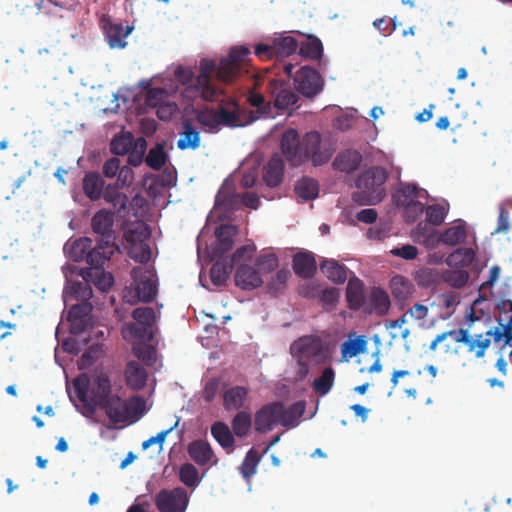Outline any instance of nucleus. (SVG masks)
<instances>
[{
	"instance_id": "obj_46",
	"label": "nucleus",
	"mask_w": 512,
	"mask_h": 512,
	"mask_svg": "<svg viewBox=\"0 0 512 512\" xmlns=\"http://www.w3.org/2000/svg\"><path fill=\"white\" fill-rule=\"evenodd\" d=\"M276 57H288L298 48L297 40L292 36H280L273 40Z\"/></svg>"
},
{
	"instance_id": "obj_18",
	"label": "nucleus",
	"mask_w": 512,
	"mask_h": 512,
	"mask_svg": "<svg viewBox=\"0 0 512 512\" xmlns=\"http://www.w3.org/2000/svg\"><path fill=\"white\" fill-rule=\"evenodd\" d=\"M238 229L235 225H221L215 230L216 244L213 248L214 256H222L230 251L234 245V237Z\"/></svg>"
},
{
	"instance_id": "obj_56",
	"label": "nucleus",
	"mask_w": 512,
	"mask_h": 512,
	"mask_svg": "<svg viewBox=\"0 0 512 512\" xmlns=\"http://www.w3.org/2000/svg\"><path fill=\"white\" fill-rule=\"evenodd\" d=\"M151 255L152 252L150 246L146 243H143L142 241H140L138 244H135L130 250L131 258L143 264L150 261Z\"/></svg>"
},
{
	"instance_id": "obj_30",
	"label": "nucleus",
	"mask_w": 512,
	"mask_h": 512,
	"mask_svg": "<svg viewBox=\"0 0 512 512\" xmlns=\"http://www.w3.org/2000/svg\"><path fill=\"white\" fill-rule=\"evenodd\" d=\"M390 290L392 296L398 302L407 301L415 291L413 283L402 275L392 277L390 280Z\"/></svg>"
},
{
	"instance_id": "obj_13",
	"label": "nucleus",
	"mask_w": 512,
	"mask_h": 512,
	"mask_svg": "<svg viewBox=\"0 0 512 512\" xmlns=\"http://www.w3.org/2000/svg\"><path fill=\"white\" fill-rule=\"evenodd\" d=\"M115 214L107 209H100L91 219V227L94 233L101 236L102 242L108 247L115 243L116 236L113 230Z\"/></svg>"
},
{
	"instance_id": "obj_28",
	"label": "nucleus",
	"mask_w": 512,
	"mask_h": 512,
	"mask_svg": "<svg viewBox=\"0 0 512 512\" xmlns=\"http://www.w3.org/2000/svg\"><path fill=\"white\" fill-rule=\"evenodd\" d=\"M362 162V155L354 149L341 152L333 161L334 169L340 172H352L358 169Z\"/></svg>"
},
{
	"instance_id": "obj_52",
	"label": "nucleus",
	"mask_w": 512,
	"mask_h": 512,
	"mask_svg": "<svg viewBox=\"0 0 512 512\" xmlns=\"http://www.w3.org/2000/svg\"><path fill=\"white\" fill-rule=\"evenodd\" d=\"M415 281L420 287L429 288L440 281V276L436 269L425 267L416 272Z\"/></svg>"
},
{
	"instance_id": "obj_49",
	"label": "nucleus",
	"mask_w": 512,
	"mask_h": 512,
	"mask_svg": "<svg viewBox=\"0 0 512 512\" xmlns=\"http://www.w3.org/2000/svg\"><path fill=\"white\" fill-rule=\"evenodd\" d=\"M299 53L303 57L317 60L321 58L323 53L322 43L316 37H309L306 41L301 43Z\"/></svg>"
},
{
	"instance_id": "obj_60",
	"label": "nucleus",
	"mask_w": 512,
	"mask_h": 512,
	"mask_svg": "<svg viewBox=\"0 0 512 512\" xmlns=\"http://www.w3.org/2000/svg\"><path fill=\"white\" fill-rule=\"evenodd\" d=\"M495 343L501 340L505 341V345H512V316L505 325L494 328Z\"/></svg>"
},
{
	"instance_id": "obj_36",
	"label": "nucleus",
	"mask_w": 512,
	"mask_h": 512,
	"mask_svg": "<svg viewBox=\"0 0 512 512\" xmlns=\"http://www.w3.org/2000/svg\"><path fill=\"white\" fill-rule=\"evenodd\" d=\"M321 272L332 282L343 284L347 280V269L334 259H326L320 264Z\"/></svg>"
},
{
	"instance_id": "obj_53",
	"label": "nucleus",
	"mask_w": 512,
	"mask_h": 512,
	"mask_svg": "<svg viewBox=\"0 0 512 512\" xmlns=\"http://www.w3.org/2000/svg\"><path fill=\"white\" fill-rule=\"evenodd\" d=\"M469 273L466 270H448L442 275V279L454 288L464 287L469 280Z\"/></svg>"
},
{
	"instance_id": "obj_32",
	"label": "nucleus",
	"mask_w": 512,
	"mask_h": 512,
	"mask_svg": "<svg viewBox=\"0 0 512 512\" xmlns=\"http://www.w3.org/2000/svg\"><path fill=\"white\" fill-rule=\"evenodd\" d=\"M346 298L350 309H360L365 302L363 282L357 277L350 278L346 287Z\"/></svg>"
},
{
	"instance_id": "obj_3",
	"label": "nucleus",
	"mask_w": 512,
	"mask_h": 512,
	"mask_svg": "<svg viewBox=\"0 0 512 512\" xmlns=\"http://www.w3.org/2000/svg\"><path fill=\"white\" fill-rule=\"evenodd\" d=\"M77 398L89 413L96 412L101 403L115 393L109 376L106 373H95L91 377L80 374L73 381Z\"/></svg>"
},
{
	"instance_id": "obj_24",
	"label": "nucleus",
	"mask_w": 512,
	"mask_h": 512,
	"mask_svg": "<svg viewBox=\"0 0 512 512\" xmlns=\"http://www.w3.org/2000/svg\"><path fill=\"white\" fill-rule=\"evenodd\" d=\"M103 29L111 48H123L126 45L125 38L130 33V29L126 30L122 24L114 23L110 20L103 21Z\"/></svg>"
},
{
	"instance_id": "obj_22",
	"label": "nucleus",
	"mask_w": 512,
	"mask_h": 512,
	"mask_svg": "<svg viewBox=\"0 0 512 512\" xmlns=\"http://www.w3.org/2000/svg\"><path fill=\"white\" fill-rule=\"evenodd\" d=\"M215 110L220 127H238L241 125L239 106L235 100L230 99L226 103L222 102Z\"/></svg>"
},
{
	"instance_id": "obj_15",
	"label": "nucleus",
	"mask_w": 512,
	"mask_h": 512,
	"mask_svg": "<svg viewBox=\"0 0 512 512\" xmlns=\"http://www.w3.org/2000/svg\"><path fill=\"white\" fill-rule=\"evenodd\" d=\"M269 90L274 97V105L277 109H287L298 100L297 95L291 88L286 87L285 83L281 80H271L269 82Z\"/></svg>"
},
{
	"instance_id": "obj_55",
	"label": "nucleus",
	"mask_w": 512,
	"mask_h": 512,
	"mask_svg": "<svg viewBox=\"0 0 512 512\" xmlns=\"http://www.w3.org/2000/svg\"><path fill=\"white\" fill-rule=\"evenodd\" d=\"M133 145V139L129 135L114 137L110 144V150L115 155L127 154Z\"/></svg>"
},
{
	"instance_id": "obj_45",
	"label": "nucleus",
	"mask_w": 512,
	"mask_h": 512,
	"mask_svg": "<svg viewBox=\"0 0 512 512\" xmlns=\"http://www.w3.org/2000/svg\"><path fill=\"white\" fill-rule=\"evenodd\" d=\"M429 223H419L413 231V238L416 242L426 246H434L438 242V236Z\"/></svg>"
},
{
	"instance_id": "obj_61",
	"label": "nucleus",
	"mask_w": 512,
	"mask_h": 512,
	"mask_svg": "<svg viewBox=\"0 0 512 512\" xmlns=\"http://www.w3.org/2000/svg\"><path fill=\"white\" fill-rule=\"evenodd\" d=\"M91 282L84 281L83 283L77 282L72 286L73 294L83 302H88L93 296V291L90 286Z\"/></svg>"
},
{
	"instance_id": "obj_51",
	"label": "nucleus",
	"mask_w": 512,
	"mask_h": 512,
	"mask_svg": "<svg viewBox=\"0 0 512 512\" xmlns=\"http://www.w3.org/2000/svg\"><path fill=\"white\" fill-rule=\"evenodd\" d=\"M167 160V153L165 152L163 144H157L155 147L151 148L146 156L145 162L146 164L154 169H161Z\"/></svg>"
},
{
	"instance_id": "obj_4",
	"label": "nucleus",
	"mask_w": 512,
	"mask_h": 512,
	"mask_svg": "<svg viewBox=\"0 0 512 512\" xmlns=\"http://www.w3.org/2000/svg\"><path fill=\"white\" fill-rule=\"evenodd\" d=\"M388 172L380 166H373L364 171L356 180L358 191L352 194L354 202L360 205H376L386 196L384 184Z\"/></svg>"
},
{
	"instance_id": "obj_35",
	"label": "nucleus",
	"mask_w": 512,
	"mask_h": 512,
	"mask_svg": "<svg viewBox=\"0 0 512 512\" xmlns=\"http://www.w3.org/2000/svg\"><path fill=\"white\" fill-rule=\"evenodd\" d=\"M233 261L224 257L215 261L210 270V279L216 286L223 285L229 278L234 267Z\"/></svg>"
},
{
	"instance_id": "obj_9",
	"label": "nucleus",
	"mask_w": 512,
	"mask_h": 512,
	"mask_svg": "<svg viewBox=\"0 0 512 512\" xmlns=\"http://www.w3.org/2000/svg\"><path fill=\"white\" fill-rule=\"evenodd\" d=\"M249 53V49L245 46L232 48L228 57L221 59L218 65L216 64L217 81L232 82L240 74Z\"/></svg>"
},
{
	"instance_id": "obj_16",
	"label": "nucleus",
	"mask_w": 512,
	"mask_h": 512,
	"mask_svg": "<svg viewBox=\"0 0 512 512\" xmlns=\"http://www.w3.org/2000/svg\"><path fill=\"white\" fill-rule=\"evenodd\" d=\"M80 276L86 282H91L102 292L108 291L114 284V277L111 273L106 272L104 267H87L80 271Z\"/></svg>"
},
{
	"instance_id": "obj_48",
	"label": "nucleus",
	"mask_w": 512,
	"mask_h": 512,
	"mask_svg": "<svg viewBox=\"0 0 512 512\" xmlns=\"http://www.w3.org/2000/svg\"><path fill=\"white\" fill-rule=\"evenodd\" d=\"M252 417L247 411H239L232 419L231 426L234 434L238 437H245L250 431Z\"/></svg>"
},
{
	"instance_id": "obj_47",
	"label": "nucleus",
	"mask_w": 512,
	"mask_h": 512,
	"mask_svg": "<svg viewBox=\"0 0 512 512\" xmlns=\"http://www.w3.org/2000/svg\"><path fill=\"white\" fill-rule=\"evenodd\" d=\"M261 456L254 449L251 448L240 466V473L246 480H250L253 475L257 472V467L260 462Z\"/></svg>"
},
{
	"instance_id": "obj_62",
	"label": "nucleus",
	"mask_w": 512,
	"mask_h": 512,
	"mask_svg": "<svg viewBox=\"0 0 512 512\" xmlns=\"http://www.w3.org/2000/svg\"><path fill=\"white\" fill-rule=\"evenodd\" d=\"M165 91L162 88H151L145 95V105L156 108L164 102Z\"/></svg>"
},
{
	"instance_id": "obj_59",
	"label": "nucleus",
	"mask_w": 512,
	"mask_h": 512,
	"mask_svg": "<svg viewBox=\"0 0 512 512\" xmlns=\"http://www.w3.org/2000/svg\"><path fill=\"white\" fill-rule=\"evenodd\" d=\"M216 204L226 209H237L240 202V194L219 192L216 196Z\"/></svg>"
},
{
	"instance_id": "obj_31",
	"label": "nucleus",
	"mask_w": 512,
	"mask_h": 512,
	"mask_svg": "<svg viewBox=\"0 0 512 512\" xmlns=\"http://www.w3.org/2000/svg\"><path fill=\"white\" fill-rule=\"evenodd\" d=\"M115 247V243L108 247L100 240L95 247H90L86 263L89 267H104V264L109 261L111 255L114 253Z\"/></svg>"
},
{
	"instance_id": "obj_38",
	"label": "nucleus",
	"mask_w": 512,
	"mask_h": 512,
	"mask_svg": "<svg viewBox=\"0 0 512 512\" xmlns=\"http://www.w3.org/2000/svg\"><path fill=\"white\" fill-rule=\"evenodd\" d=\"M467 237V230L465 227V223L461 221L460 223L453 225L438 236V242H442L449 246H455L461 244L465 241Z\"/></svg>"
},
{
	"instance_id": "obj_1",
	"label": "nucleus",
	"mask_w": 512,
	"mask_h": 512,
	"mask_svg": "<svg viewBox=\"0 0 512 512\" xmlns=\"http://www.w3.org/2000/svg\"><path fill=\"white\" fill-rule=\"evenodd\" d=\"M281 152L292 167H299L310 161L313 166H322L332 157V150L322 146L319 132H307L302 138L297 130L287 129L280 139Z\"/></svg>"
},
{
	"instance_id": "obj_54",
	"label": "nucleus",
	"mask_w": 512,
	"mask_h": 512,
	"mask_svg": "<svg viewBox=\"0 0 512 512\" xmlns=\"http://www.w3.org/2000/svg\"><path fill=\"white\" fill-rule=\"evenodd\" d=\"M425 213L427 222L431 225L438 226L444 222L447 209L440 204H433L426 208Z\"/></svg>"
},
{
	"instance_id": "obj_17",
	"label": "nucleus",
	"mask_w": 512,
	"mask_h": 512,
	"mask_svg": "<svg viewBox=\"0 0 512 512\" xmlns=\"http://www.w3.org/2000/svg\"><path fill=\"white\" fill-rule=\"evenodd\" d=\"M263 280L258 269L243 264L240 265L235 273V284L243 290H253L260 287Z\"/></svg>"
},
{
	"instance_id": "obj_43",
	"label": "nucleus",
	"mask_w": 512,
	"mask_h": 512,
	"mask_svg": "<svg viewBox=\"0 0 512 512\" xmlns=\"http://www.w3.org/2000/svg\"><path fill=\"white\" fill-rule=\"evenodd\" d=\"M335 381V371L332 367H327L322 374L313 381L312 388L319 395H326L330 392Z\"/></svg>"
},
{
	"instance_id": "obj_29",
	"label": "nucleus",
	"mask_w": 512,
	"mask_h": 512,
	"mask_svg": "<svg viewBox=\"0 0 512 512\" xmlns=\"http://www.w3.org/2000/svg\"><path fill=\"white\" fill-rule=\"evenodd\" d=\"M200 132L194 127L190 120L183 122V131L179 135L177 147L184 151L187 149L196 150L200 147Z\"/></svg>"
},
{
	"instance_id": "obj_14",
	"label": "nucleus",
	"mask_w": 512,
	"mask_h": 512,
	"mask_svg": "<svg viewBox=\"0 0 512 512\" xmlns=\"http://www.w3.org/2000/svg\"><path fill=\"white\" fill-rule=\"evenodd\" d=\"M132 317L136 320L134 328L135 336L148 341L153 338V326L157 321V315L151 307H138L133 310Z\"/></svg>"
},
{
	"instance_id": "obj_20",
	"label": "nucleus",
	"mask_w": 512,
	"mask_h": 512,
	"mask_svg": "<svg viewBox=\"0 0 512 512\" xmlns=\"http://www.w3.org/2000/svg\"><path fill=\"white\" fill-rule=\"evenodd\" d=\"M293 270L301 278H312L317 271V264L313 253L298 252L293 256Z\"/></svg>"
},
{
	"instance_id": "obj_8",
	"label": "nucleus",
	"mask_w": 512,
	"mask_h": 512,
	"mask_svg": "<svg viewBox=\"0 0 512 512\" xmlns=\"http://www.w3.org/2000/svg\"><path fill=\"white\" fill-rule=\"evenodd\" d=\"M294 65L291 63L284 65V72L293 77L296 90L307 98H312L319 94L324 86V80L316 69L308 66L301 67L293 75Z\"/></svg>"
},
{
	"instance_id": "obj_26",
	"label": "nucleus",
	"mask_w": 512,
	"mask_h": 512,
	"mask_svg": "<svg viewBox=\"0 0 512 512\" xmlns=\"http://www.w3.org/2000/svg\"><path fill=\"white\" fill-rule=\"evenodd\" d=\"M248 388L244 386H233L223 394V407L226 411H238L247 400Z\"/></svg>"
},
{
	"instance_id": "obj_63",
	"label": "nucleus",
	"mask_w": 512,
	"mask_h": 512,
	"mask_svg": "<svg viewBox=\"0 0 512 512\" xmlns=\"http://www.w3.org/2000/svg\"><path fill=\"white\" fill-rule=\"evenodd\" d=\"M177 110L178 107L175 103L164 101L156 107V115L162 121H169Z\"/></svg>"
},
{
	"instance_id": "obj_34",
	"label": "nucleus",
	"mask_w": 512,
	"mask_h": 512,
	"mask_svg": "<svg viewBox=\"0 0 512 512\" xmlns=\"http://www.w3.org/2000/svg\"><path fill=\"white\" fill-rule=\"evenodd\" d=\"M306 409L304 401H297L288 408L282 403V411L280 413L281 425L286 428L297 426L298 420L303 416Z\"/></svg>"
},
{
	"instance_id": "obj_23",
	"label": "nucleus",
	"mask_w": 512,
	"mask_h": 512,
	"mask_svg": "<svg viewBox=\"0 0 512 512\" xmlns=\"http://www.w3.org/2000/svg\"><path fill=\"white\" fill-rule=\"evenodd\" d=\"M284 163L280 155L274 154L264 167L263 180L267 186L278 187L283 180Z\"/></svg>"
},
{
	"instance_id": "obj_12",
	"label": "nucleus",
	"mask_w": 512,
	"mask_h": 512,
	"mask_svg": "<svg viewBox=\"0 0 512 512\" xmlns=\"http://www.w3.org/2000/svg\"><path fill=\"white\" fill-rule=\"evenodd\" d=\"M281 401H274L263 405L254 414V429L264 434L272 431L277 425H281L280 413Z\"/></svg>"
},
{
	"instance_id": "obj_5",
	"label": "nucleus",
	"mask_w": 512,
	"mask_h": 512,
	"mask_svg": "<svg viewBox=\"0 0 512 512\" xmlns=\"http://www.w3.org/2000/svg\"><path fill=\"white\" fill-rule=\"evenodd\" d=\"M102 409L109 421L114 424L133 423L138 421L146 412V401L142 396L136 395L125 400L117 393L101 403Z\"/></svg>"
},
{
	"instance_id": "obj_57",
	"label": "nucleus",
	"mask_w": 512,
	"mask_h": 512,
	"mask_svg": "<svg viewBox=\"0 0 512 512\" xmlns=\"http://www.w3.org/2000/svg\"><path fill=\"white\" fill-rule=\"evenodd\" d=\"M256 265L259 272L270 273L278 266V258L274 253L261 255L256 259Z\"/></svg>"
},
{
	"instance_id": "obj_41",
	"label": "nucleus",
	"mask_w": 512,
	"mask_h": 512,
	"mask_svg": "<svg viewBox=\"0 0 512 512\" xmlns=\"http://www.w3.org/2000/svg\"><path fill=\"white\" fill-rule=\"evenodd\" d=\"M92 240L88 237H81L73 241L68 249V256L74 262L86 261Z\"/></svg>"
},
{
	"instance_id": "obj_25",
	"label": "nucleus",
	"mask_w": 512,
	"mask_h": 512,
	"mask_svg": "<svg viewBox=\"0 0 512 512\" xmlns=\"http://www.w3.org/2000/svg\"><path fill=\"white\" fill-rule=\"evenodd\" d=\"M119 188L115 184H108L102 197L107 203L113 205L118 214L126 216L129 214V198L126 194L119 192Z\"/></svg>"
},
{
	"instance_id": "obj_7",
	"label": "nucleus",
	"mask_w": 512,
	"mask_h": 512,
	"mask_svg": "<svg viewBox=\"0 0 512 512\" xmlns=\"http://www.w3.org/2000/svg\"><path fill=\"white\" fill-rule=\"evenodd\" d=\"M291 353L296 357L315 365L325 363L330 358V351L322 339L315 335H305L293 342Z\"/></svg>"
},
{
	"instance_id": "obj_50",
	"label": "nucleus",
	"mask_w": 512,
	"mask_h": 512,
	"mask_svg": "<svg viewBox=\"0 0 512 512\" xmlns=\"http://www.w3.org/2000/svg\"><path fill=\"white\" fill-rule=\"evenodd\" d=\"M180 481L189 488H196L200 482L199 472L191 463H184L179 468Z\"/></svg>"
},
{
	"instance_id": "obj_33",
	"label": "nucleus",
	"mask_w": 512,
	"mask_h": 512,
	"mask_svg": "<svg viewBox=\"0 0 512 512\" xmlns=\"http://www.w3.org/2000/svg\"><path fill=\"white\" fill-rule=\"evenodd\" d=\"M369 312H373L378 316H384L390 308L389 295L380 287H374L369 294Z\"/></svg>"
},
{
	"instance_id": "obj_37",
	"label": "nucleus",
	"mask_w": 512,
	"mask_h": 512,
	"mask_svg": "<svg viewBox=\"0 0 512 512\" xmlns=\"http://www.w3.org/2000/svg\"><path fill=\"white\" fill-rule=\"evenodd\" d=\"M211 434L227 453L234 451V437L227 424L223 422L214 423L211 426Z\"/></svg>"
},
{
	"instance_id": "obj_19",
	"label": "nucleus",
	"mask_w": 512,
	"mask_h": 512,
	"mask_svg": "<svg viewBox=\"0 0 512 512\" xmlns=\"http://www.w3.org/2000/svg\"><path fill=\"white\" fill-rule=\"evenodd\" d=\"M124 376L127 386L136 391L145 387L148 378L145 367L138 361L127 363Z\"/></svg>"
},
{
	"instance_id": "obj_11",
	"label": "nucleus",
	"mask_w": 512,
	"mask_h": 512,
	"mask_svg": "<svg viewBox=\"0 0 512 512\" xmlns=\"http://www.w3.org/2000/svg\"><path fill=\"white\" fill-rule=\"evenodd\" d=\"M155 505L160 512H185L189 495L185 488L162 489L155 495Z\"/></svg>"
},
{
	"instance_id": "obj_27",
	"label": "nucleus",
	"mask_w": 512,
	"mask_h": 512,
	"mask_svg": "<svg viewBox=\"0 0 512 512\" xmlns=\"http://www.w3.org/2000/svg\"><path fill=\"white\" fill-rule=\"evenodd\" d=\"M187 452L189 457L199 466L209 464L214 456L210 444L204 440L192 441L187 447Z\"/></svg>"
},
{
	"instance_id": "obj_2",
	"label": "nucleus",
	"mask_w": 512,
	"mask_h": 512,
	"mask_svg": "<svg viewBox=\"0 0 512 512\" xmlns=\"http://www.w3.org/2000/svg\"><path fill=\"white\" fill-rule=\"evenodd\" d=\"M216 62L212 59H202L199 64V74L194 79L191 69L179 67L175 74L177 79L186 88L183 91L184 97L188 99L200 98L204 101H215L221 94L222 89L217 84Z\"/></svg>"
},
{
	"instance_id": "obj_21",
	"label": "nucleus",
	"mask_w": 512,
	"mask_h": 512,
	"mask_svg": "<svg viewBox=\"0 0 512 512\" xmlns=\"http://www.w3.org/2000/svg\"><path fill=\"white\" fill-rule=\"evenodd\" d=\"M105 180L98 172H87L83 178L82 189L91 201H98L105 191Z\"/></svg>"
},
{
	"instance_id": "obj_58",
	"label": "nucleus",
	"mask_w": 512,
	"mask_h": 512,
	"mask_svg": "<svg viewBox=\"0 0 512 512\" xmlns=\"http://www.w3.org/2000/svg\"><path fill=\"white\" fill-rule=\"evenodd\" d=\"M290 277V272L286 269H281L276 273V276L269 282V291L276 295L285 288L286 282Z\"/></svg>"
},
{
	"instance_id": "obj_44",
	"label": "nucleus",
	"mask_w": 512,
	"mask_h": 512,
	"mask_svg": "<svg viewBox=\"0 0 512 512\" xmlns=\"http://www.w3.org/2000/svg\"><path fill=\"white\" fill-rule=\"evenodd\" d=\"M367 349V339L364 335L354 339H348L341 345V353L344 358H353Z\"/></svg>"
},
{
	"instance_id": "obj_64",
	"label": "nucleus",
	"mask_w": 512,
	"mask_h": 512,
	"mask_svg": "<svg viewBox=\"0 0 512 512\" xmlns=\"http://www.w3.org/2000/svg\"><path fill=\"white\" fill-rule=\"evenodd\" d=\"M67 320L69 322L70 332L73 335L82 334L89 327V318H82V317L68 315Z\"/></svg>"
},
{
	"instance_id": "obj_39",
	"label": "nucleus",
	"mask_w": 512,
	"mask_h": 512,
	"mask_svg": "<svg viewBox=\"0 0 512 512\" xmlns=\"http://www.w3.org/2000/svg\"><path fill=\"white\" fill-rule=\"evenodd\" d=\"M475 259V251L472 248H458L448 255L446 264L449 267L465 268L472 264Z\"/></svg>"
},
{
	"instance_id": "obj_6",
	"label": "nucleus",
	"mask_w": 512,
	"mask_h": 512,
	"mask_svg": "<svg viewBox=\"0 0 512 512\" xmlns=\"http://www.w3.org/2000/svg\"><path fill=\"white\" fill-rule=\"evenodd\" d=\"M448 339H451V341L455 343L465 344L468 352L474 353L476 358H482L487 348L490 346L492 339L495 342V334L494 329H489L485 333L476 335H471L466 329H459L458 331L449 330L437 335L430 343L429 349L435 351L438 344Z\"/></svg>"
},
{
	"instance_id": "obj_42",
	"label": "nucleus",
	"mask_w": 512,
	"mask_h": 512,
	"mask_svg": "<svg viewBox=\"0 0 512 512\" xmlns=\"http://www.w3.org/2000/svg\"><path fill=\"white\" fill-rule=\"evenodd\" d=\"M195 120L203 127L204 131L208 133H217L221 128L215 109L197 111Z\"/></svg>"
},
{
	"instance_id": "obj_40",
	"label": "nucleus",
	"mask_w": 512,
	"mask_h": 512,
	"mask_svg": "<svg viewBox=\"0 0 512 512\" xmlns=\"http://www.w3.org/2000/svg\"><path fill=\"white\" fill-rule=\"evenodd\" d=\"M295 193L301 199L308 201L316 198L319 192L318 182L310 177H304L297 181L294 188Z\"/></svg>"
},
{
	"instance_id": "obj_10",
	"label": "nucleus",
	"mask_w": 512,
	"mask_h": 512,
	"mask_svg": "<svg viewBox=\"0 0 512 512\" xmlns=\"http://www.w3.org/2000/svg\"><path fill=\"white\" fill-rule=\"evenodd\" d=\"M132 277L134 280V292L132 299H127L128 302H151L157 295L158 284L155 275L141 267L132 269Z\"/></svg>"
}]
</instances>
